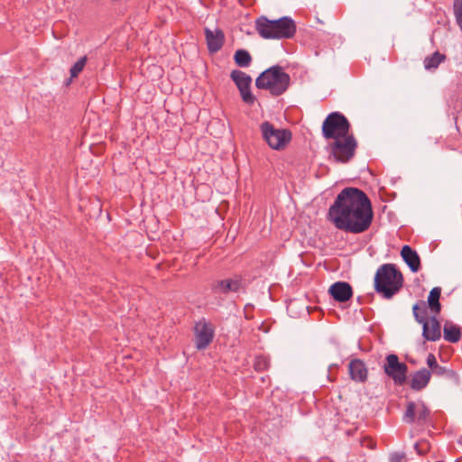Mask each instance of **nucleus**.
<instances>
[{"label": "nucleus", "mask_w": 462, "mask_h": 462, "mask_svg": "<svg viewBox=\"0 0 462 462\" xmlns=\"http://www.w3.org/2000/svg\"><path fill=\"white\" fill-rule=\"evenodd\" d=\"M373 209L367 195L357 188H345L328 210V219L345 232L360 234L373 221Z\"/></svg>", "instance_id": "obj_1"}, {"label": "nucleus", "mask_w": 462, "mask_h": 462, "mask_svg": "<svg viewBox=\"0 0 462 462\" xmlns=\"http://www.w3.org/2000/svg\"><path fill=\"white\" fill-rule=\"evenodd\" d=\"M254 23L257 33L266 40L291 39L297 32L296 23L289 16L270 20L262 15Z\"/></svg>", "instance_id": "obj_2"}, {"label": "nucleus", "mask_w": 462, "mask_h": 462, "mask_svg": "<svg viewBox=\"0 0 462 462\" xmlns=\"http://www.w3.org/2000/svg\"><path fill=\"white\" fill-rule=\"evenodd\" d=\"M402 273L392 263L381 265L374 275V290L384 299H391L402 287Z\"/></svg>", "instance_id": "obj_3"}, {"label": "nucleus", "mask_w": 462, "mask_h": 462, "mask_svg": "<svg viewBox=\"0 0 462 462\" xmlns=\"http://www.w3.org/2000/svg\"><path fill=\"white\" fill-rule=\"evenodd\" d=\"M291 78L280 66H273L262 72L255 80L259 89H265L273 96L283 94L289 88Z\"/></svg>", "instance_id": "obj_4"}, {"label": "nucleus", "mask_w": 462, "mask_h": 462, "mask_svg": "<svg viewBox=\"0 0 462 462\" xmlns=\"http://www.w3.org/2000/svg\"><path fill=\"white\" fill-rule=\"evenodd\" d=\"M263 140L273 150H283L291 140V132L288 129L276 128L272 123L265 121L260 125Z\"/></svg>", "instance_id": "obj_5"}, {"label": "nucleus", "mask_w": 462, "mask_h": 462, "mask_svg": "<svg viewBox=\"0 0 462 462\" xmlns=\"http://www.w3.org/2000/svg\"><path fill=\"white\" fill-rule=\"evenodd\" d=\"M350 123L339 112L330 113L322 124V134L326 139H336L349 134Z\"/></svg>", "instance_id": "obj_6"}, {"label": "nucleus", "mask_w": 462, "mask_h": 462, "mask_svg": "<svg viewBox=\"0 0 462 462\" xmlns=\"http://www.w3.org/2000/svg\"><path fill=\"white\" fill-rule=\"evenodd\" d=\"M329 144L330 156L337 162L346 163L356 153L357 142L353 134H349L346 136L333 139Z\"/></svg>", "instance_id": "obj_7"}, {"label": "nucleus", "mask_w": 462, "mask_h": 462, "mask_svg": "<svg viewBox=\"0 0 462 462\" xmlns=\"http://www.w3.org/2000/svg\"><path fill=\"white\" fill-rule=\"evenodd\" d=\"M430 411L423 402H409L403 414V421L424 426L430 422Z\"/></svg>", "instance_id": "obj_8"}, {"label": "nucleus", "mask_w": 462, "mask_h": 462, "mask_svg": "<svg viewBox=\"0 0 462 462\" xmlns=\"http://www.w3.org/2000/svg\"><path fill=\"white\" fill-rule=\"evenodd\" d=\"M383 371L394 383L402 385L406 381L408 366L405 363H401L396 355L390 354L386 356Z\"/></svg>", "instance_id": "obj_9"}, {"label": "nucleus", "mask_w": 462, "mask_h": 462, "mask_svg": "<svg viewBox=\"0 0 462 462\" xmlns=\"http://www.w3.org/2000/svg\"><path fill=\"white\" fill-rule=\"evenodd\" d=\"M214 327L206 319H201L194 326L195 346L199 350L207 348L213 341Z\"/></svg>", "instance_id": "obj_10"}, {"label": "nucleus", "mask_w": 462, "mask_h": 462, "mask_svg": "<svg viewBox=\"0 0 462 462\" xmlns=\"http://www.w3.org/2000/svg\"><path fill=\"white\" fill-rule=\"evenodd\" d=\"M230 77L239 89L243 101L248 105H253L255 101V97L250 89L252 83L251 77L245 72L238 69L233 70Z\"/></svg>", "instance_id": "obj_11"}, {"label": "nucleus", "mask_w": 462, "mask_h": 462, "mask_svg": "<svg viewBox=\"0 0 462 462\" xmlns=\"http://www.w3.org/2000/svg\"><path fill=\"white\" fill-rule=\"evenodd\" d=\"M211 291L217 294H227L230 292H238L242 288V280L239 276L232 278L216 280L211 283Z\"/></svg>", "instance_id": "obj_12"}, {"label": "nucleus", "mask_w": 462, "mask_h": 462, "mask_svg": "<svg viewBox=\"0 0 462 462\" xmlns=\"http://www.w3.org/2000/svg\"><path fill=\"white\" fill-rule=\"evenodd\" d=\"M204 32L208 51L216 53L220 51L225 43L224 32L218 28L215 30L205 28Z\"/></svg>", "instance_id": "obj_13"}, {"label": "nucleus", "mask_w": 462, "mask_h": 462, "mask_svg": "<svg viewBox=\"0 0 462 462\" xmlns=\"http://www.w3.org/2000/svg\"><path fill=\"white\" fill-rule=\"evenodd\" d=\"M328 292L333 299L338 302H346L353 296L352 287L346 282H337L333 283L329 287Z\"/></svg>", "instance_id": "obj_14"}, {"label": "nucleus", "mask_w": 462, "mask_h": 462, "mask_svg": "<svg viewBox=\"0 0 462 462\" xmlns=\"http://www.w3.org/2000/svg\"><path fill=\"white\" fill-rule=\"evenodd\" d=\"M350 378L358 383H364L367 380L368 370L365 364L360 359H354L348 365Z\"/></svg>", "instance_id": "obj_15"}, {"label": "nucleus", "mask_w": 462, "mask_h": 462, "mask_svg": "<svg viewBox=\"0 0 462 462\" xmlns=\"http://www.w3.org/2000/svg\"><path fill=\"white\" fill-rule=\"evenodd\" d=\"M422 336L429 341H437L440 338V324L435 317L422 324Z\"/></svg>", "instance_id": "obj_16"}, {"label": "nucleus", "mask_w": 462, "mask_h": 462, "mask_svg": "<svg viewBox=\"0 0 462 462\" xmlns=\"http://www.w3.org/2000/svg\"><path fill=\"white\" fill-rule=\"evenodd\" d=\"M401 255L403 261L407 263L412 272H418L420 267V260L416 253L411 246L404 245L402 248Z\"/></svg>", "instance_id": "obj_17"}, {"label": "nucleus", "mask_w": 462, "mask_h": 462, "mask_svg": "<svg viewBox=\"0 0 462 462\" xmlns=\"http://www.w3.org/2000/svg\"><path fill=\"white\" fill-rule=\"evenodd\" d=\"M431 377V373L426 368H422L417 371L411 381V387L413 390L420 391L425 388Z\"/></svg>", "instance_id": "obj_18"}, {"label": "nucleus", "mask_w": 462, "mask_h": 462, "mask_svg": "<svg viewBox=\"0 0 462 462\" xmlns=\"http://www.w3.org/2000/svg\"><path fill=\"white\" fill-rule=\"evenodd\" d=\"M443 334L444 339L450 343H457L461 339V331L459 328L451 322L445 323Z\"/></svg>", "instance_id": "obj_19"}, {"label": "nucleus", "mask_w": 462, "mask_h": 462, "mask_svg": "<svg viewBox=\"0 0 462 462\" xmlns=\"http://www.w3.org/2000/svg\"><path fill=\"white\" fill-rule=\"evenodd\" d=\"M440 294H441V289L439 287H434L430 291V294L428 297L429 307L435 313H439L441 309V305L439 303Z\"/></svg>", "instance_id": "obj_20"}, {"label": "nucleus", "mask_w": 462, "mask_h": 462, "mask_svg": "<svg viewBox=\"0 0 462 462\" xmlns=\"http://www.w3.org/2000/svg\"><path fill=\"white\" fill-rule=\"evenodd\" d=\"M413 316L415 320L423 324L427 322L428 319V310L425 301H420V303H416L412 308Z\"/></svg>", "instance_id": "obj_21"}, {"label": "nucleus", "mask_w": 462, "mask_h": 462, "mask_svg": "<svg viewBox=\"0 0 462 462\" xmlns=\"http://www.w3.org/2000/svg\"><path fill=\"white\" fill-rule=\"evenodd\" d=\"M234 60L239 67H248L252 61L250 53L245 50H238L236 51Z\"/></svg>", "instance_id": "obj_22"}, {"label": "nucleus", "mask_w": 462, "mask_h": 462, "mask_svg": "<svg viewBox=\"0 0 462 462\" xmlns=\"http://www.w3.org/2000/svg\"><path fill=\"white\" fill-rule=\"evenodd\" d=\"M444 59V55L440 54L439 51H436L432 55L425 58L424 67L426 69H436Z\"/></svg>", "instance_id": "obj_23"}, {"label": "nucleus", "mask_w": 462, "mask_h": 462, "mask_svg": "<svg viewBox=\"0 0 462 462\" xmlns=\"http://www.w3.org/2000/svg\"><path fill=\"white\" fill-rule=\"evenodd\" d=\"M87 57L83 56L81 57L71 68L69 70L70 78H77L79 74L83 70L84 67L87 63Z\"/></svg>", "instance_id": "obj_24"}, {"label": "nucleus", "mask_w": 462, "mask_h": 462, "mask_svg": "<svg viewBox=\"0 0 462 462\" xmlns=\"http://www.w3.org/2000/svg\"><path fill=\"white\" fill-rule=\"evenodd\" d=\"M453 11L457 25L462 30V0H455L453 4Z\"/></svg>", "instance_id": "obj_25"}, {"label": "nucleus", "mask_w": 462, "mask_h": 462, "mask_svg": "<svg viewBox=\"0 0 462 462\" xmlns=\"http://www.w3.org/2000/svg\"><path fill=\"white\" fill-rule=\"evenodd\" d=\"M254 366L256 371L266 370L269 367V361L263 356H257Z\"/></svg>", "instance_id": "obj_26"}, {"label": "nucleus", "mask_w": 462, "mask_h": 462, "mask_svg": "<svg viewBox=\"0 0 462 462\" xmlns=\"http://www.w3.org/2000/svg\"><path fill=\"white\" fill-rule=\"evenodd\" d=\"M427 365L432 370L437 365V359L433 354H429L427 356Z\"/></svg>", "instance_id": "obj_27"}, {"label": "nucleus", "mask_w": 462, "mask_h": 462, "mask_svg": "<svg viewBox=\"0 0 462 462\" xmlns=\"http://www.w3.org/2000/svg\"><path fill=\"white\" fill-rule=\"evenodd\" d=\"M431 372L437 375H443L447 370L445 367L440 366L439 364L431 370Z\"/></svg>", "instance_id": "obj_28"}, {"label": "nucleus", "mask_w": 462, "mask_h": 462, "mask_svg": "<svg viewBox=\"0 0 462 462\" xmlns=\"http://www.w3.org/2000/svg\"><path fill=\"white\" fill-rule=\"evenodd\" d=\"M405 456L403 454H393L391 456V462H404Z\"/></svg>", "instance_id": "obj_29"}]
</instances>
